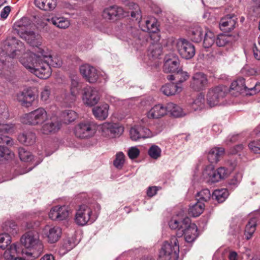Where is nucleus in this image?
<instances>
[{
  "mask_svg": "<svg viewBox=\"0 0 260 260\" xmlns=\"http://www.w3.org/2000/svg\"><path fill=\"white\" fill-rule=\"evenodd\" d=\"M253 52L255 58L260 60V50L255 44L254 45L253 47Z\"/></svg>",
  "mask_w": 260,
  "mask_h": 260,
  "instance_id": "774afa93",
  "label": "nucleus"
},
{
  "mask_svg": "<svg viewBox=\"0 0 260 260\" xmlns=\"http://www.w3.org/2000/svg\"><path fill=\"white\" fill-rule=\"evenodd\" d=\"M219 175L218 178H220L221 180L226 177L228 175V171L224 167L219 168L216 170Z\"/></svg>",
  "mask_w": 260,
  "mask_h": 260,
  "instance_id": "0e129e2a",
  "label": "nucleus"
},
{
  "mask_svg": "<svg viewBox=\"0 0 260 260\" xmlns=\"http://www.w3.org/2000/svg\"><path fill=\"white\" fill-rule=\"evenodd\" d=\"M162 53V48L158 44H152L148 49V55L150 59H155L158 58Z\"/></svg>",
  "mask_w": 260,
  "mask_h": 260,
  "instance_id": "e433bc0d",
  "label": "nucleus"
},
{
  "mask_svg": "<svg viewBox=\"0 0 260 260\" xmlns=\"http://www.w3.org/2000/svg\"><path fill=\"white\" fill-rule=\"evenodd\" d=\"M134 9L136 10V11H132L131 12V16L133 18H136V19H139V18H141V15L140 13V9L138 5L134 4L133 5Z\"/></svg>",
  "mask_w": 260,
  "mask_h": 260,
  "instance_id": "e2e57ef3",
  "label": "nucleus"
},
{
  "mask_svg": "<svg viewBox=\"0 0 260 260\" xmlns=\"http://www.w3.org/2000/svg\"><path fill=\"white\" fill-rule=\"evenodd\" d=\"M167 111L174 117H178L183 115L182 109L177 105L170 103L167 104Z\"/></svg>",
  "mask_w": 260,
  "mask_h": 260,
  "instance_id": "58836bf2",
  "label": "nucleus"
},
{
  "mask_svg": "<svg viewBox=\"0 0 260 260\" xmlns=\"http://www.w3.org/2000/svg\"><path fill=\"white\" fill-rule=\"evenodd\" d=\"M69 214L68 207L57 206L51 208L49 213V216L52 220L60 221L66 219Z\"/></svg>",
  "mask_w": 260,
  "mask_h": 260,
  "instance_id": "a211bd4d",
  "label": "nucleus"
},
{
  "mask_svg": "<svg viewBox=\"0 0 260 260\" xmlns=\"http://www.w3.org/2000/svg\"><path fill=\"white\" fill-rule=\"evenodd\" d=\"M208 80L206 75L201 72L196 73L192 77L191 87L194 90H204L208 86Z\"/></svg>",
  "mask_w": 260,
  "mask_h": 260,
  "instance_id": "dca6fc26",
  "label": "nucleus"
},
{
  "mask_svg": "<svg viewBox=\"0 0 260 260\" xmlns=\"http://www.w3.org/2000/svg\"><path fill=\"white\" fill-rule=\"evenodd\" d=\"M36 139L35 134L31 131L24 132L18 137V141L25 145H33L36 142Z\"/></svg>",
  "mask_w": 260,
  "mask_h": 260,
  "instance_id": "cd10ccee",
  "label": "nucleus"
},
{
  "mask_svg": "<svg viewBox=\"0 0 260 260\" xmlns=\"http://www.w3.org/2000/svg\"><path fill=\"white\" fill-rule=\"evenodd\" d=\"M92 213L91 209L88 206L81 205L76 211L75 218V222L81 226L86 225L90 221L92 222L93 220L91 219Z\"/></svg>",
  "mask_w": 260,
  "mask_h": 260,
  "instance_id": "1a4fd4ad",
  "label": "nucleus"
},
{
  "mask_svg": "<svg viewBox=\"0 0 260 260\" xmlns=\"http://www.w3.org/2000/svg\"><path fill=\"white\" fill-rule=\"evenodd\" d=\"M36 7L44 11H51L56 6V0H35Z\"/></svg>",
  "mask_w": 260,
  "mask_h": 260,
  "instance_id": "473e14b6",
  "label": "nucleus"
},
{
  "mask_svg": "<svg viewBox=\"0 0 260 260\" xmlns=\"http://www.w3.org/2000/svg\"><path fill=\"white\" fill-rule=\"evenodd\" d=\"M46 21L56 26L58 28L65 29L70 25L69 21L66 18L62 17L55 16L51 19L47 18Z\"/></svg>",
  "mask_w": 260,
  "mask_h": 260,
  "instance_id": "72a5a7b5",
  "label": "nucleus"
},
{
  "mask_svg": "<svg viewBox=\"0 0 260 260\" xmlns=\"http://www.w3.org/2000/svg\"><path fill=\"white\" fill-rule=\"evenodd\" d=\"M205 98L204 96L201 94H199L194 100L192 104V108L194 110H198L202 109L204 107Z\"/></svg>",
  "mask_w": 260,
  "mask_h": 260,
  "instance_id": "c03bdc74",
  "label": "nucleus"
},
{
  "mask_svg": "<svg viewBox=\"0 0 260 260\" xmlns=\"http://www.w3.org/2000/svg\"><path fill=\"white\" fill-rule=\"evenodd\" d=\"M21 245L14 243L4 253V257L7 260H13L19 253H21Z\"/></svg>",
  "mask_w": 260,
  "mask_h": 260,
  "instance_id": "bb28decb",
  "label": "nucleus"
},
{
  "mask_svg": "<svg viewBox=\"0 0 260 260\" xmlns=\"http://www.w3.org/2000/svg\"><path fill=\"white\" fill-rule=\"evenodd\" d=\"M204 209V203L198 201L196 204L190 206L188 213L193 217H197L203 213Z\"/></svg>",
  "mask_w": 260,
  "mask_h": 260,
  "instance_id": "c9c22d12",
  "label": "nucleus"
},
{
  "mask_svg": "<svg viewBox=\"0 0 260 260\" xmlns=\"http://www.w3.org/2000/svg\"><path fill=\"white\" fill-rule=\"evenodd\" d=\"M189 35L193 42L199 43L202 40L204 30L200 26H195L190 30Z\"/></svg>",
  "mask_w": 260,
  "mask_h": 260,
  "instance_id": "f704fd0d",
  "label": "nucleus"
},
{
  "mask_svg": "<svg viewBox=\"0 0 260 260\" xmlns=\"http://www.w3.org/2000/svg\"><path fill=\"white\" fill-rule=\"evenodd\" d=\"M109 106L108 104H103L93 108L92 112L94 116L100 120H105L108 115Z\"/></svg>",
  "mask_w": 260,
  "mask_h": 260,
  "instance_id": "7c9ffc66",
  "label": "nucleus"
},
{
  "mask_svg": "<svg viewBox=\"0 0 260 260\" xmlns=\"http://www.w3.org/2000/svg\"><path fill=\"white\" fill-rule=\"evenodd\" d=\"M8 46L11 47L9 50L11 52L9 55L11 58H15L18 52L22 53L25 51L24 44L15 38H12L9 41Z\"/></svg>",
  "mask_w": 260,
  "mask_h": 260,
  "instance_id": "b1692460",
  "label": "nucleus"
},
{
  "mask_svg": "<svg viewBox=\"0 0 260 260\" xmlns=\"http://www.w3.org/2000/svg\"><path fill=\"white\" fill-rule=\"evenodd\" d=\"M61 123L56 117H53L51 119L50 121H48L44 124L42 128L41 132L43 134L48 135L57 132L60 128Z\"/></svg>",
  "mask_w": 260,
  "mask_h": 260,
  "instance_id": "412c9836",
  "label": "nucleus"
},
{
  "mask_svg": "<svg viewBox=\"0 0 260 260\" xmlns=\"http://www.w3.org/2000/svg\"><path fill=\"white\" fill-rule=\"evenodd\" d=\"M11 237L8 234H0V248L5 249L11 243Z\"/></svg>",
  "mask_w": 260,
  "mask_h": 260,
  "instance_id": "3c124183",
  "label": "nucleus"
},
{
  "mask_svg": "<svg viewBox=\"0 0 260 260\" xmlns=\"http://www.w3.org/2000/svg\"><path fill=\"white\" fill-rule=\"evenodd\" d=\"M158 190L156 186L149 187L147 191V194L149 197H152L156 194Z\"/></svg>",
  "mask_w": 260,
  "mask_h": 260,
  "instance_id": "338daca9",
  "label": "nucleus"
},
{
  "mask_svg": "<svg viewBox=\"0 0 260 260\" xmlns=\"http://www.w3.org/2000/svg\"><path fill=\"white\" fill-rule=\"evenodd\" d=\"M127 154L131 159H134L138 157L140 154V150L136 147H132L129 149Z\"/></svg>",
  "mask_w": 260,
  "mask_h": 260,
  "instance_id": "13d9d810",
  "label": "nucleus"
},
{
  "mask_svg": "<svg viewBox=\"0 0 260 260\" xmlns=\"http://www.w3.org/2000/svg\"><path fill=\"white\" fill-rule=\"evenodd\" d=\"M139 23L143 31L155 33L158 30L157 20L154 17L149 18L144 21L141 20Z\"/></svg>",
  "mask_w": 260,
  "mask_h": 260,
  "instance_id": "5701e85b",
  "label": "nucleus"
},
{
  "mask_svg": "<svg viewBox=\"0 0 260 260\" xmlns=\"http://www.w3.org/2000/svg\"><path fill=\"white\" fill-rule=\"evenodd\" d=\"M18 153L20 159L23 161H29L32 159V155L30 152L23 148H19Z\"/></svg>",
  "mask_w": 260,
  "mask_h": 260,
  "instance_id": "a18cd8bd",
  "label": "nucleus"
},
{
  "mask_svg": "<svg viewBox=\"0 0 260 260\" xmlns=\"http://www.w3.org/2000/svg\"><path fill=\"white\" fill-rule=\"evenodd\" d=\"M237 20L238 18L235 15L228 14L220 19L219 28L223 31L230 32L235 28Z\"/></svg>",
  "mask_w": 260,
  "mask_h": 260,
  "instance_id": "f3484780",
  "label": "nucleus"
},
{
  "mask_svg": "<svg viewBox=\"0 0 260 260\" xmlns=\"http://www.w3.org/2000/svg\"><path fill=\"white\" fill-rule=\"evenodd\" d=\"M43 235L47 238L48 243L53 244L58 241L60 239L62 230L59 226H51L46 225L43 230Z\"/></svg>",
  "mask_w": 260,
  "mask_h": 260,
  "instance_id": "2eb2a0df",
  "label": "nucleus"
},
{
  "mask_svg": "<svg viewBox=\"0 0 260 260\" xmlns=\"http://www.w3.org/2000/svg\"><path fill=\"white\" fill-rule=\"evenodd\" d=\"M101 130L104 136L114 138L122 134L124 129L116 123H105L102 125Z\"/></svg>",
  "mask_w": 260,
  "mask_h": 260,
  "instance_id": "ddd939ff",
  "label": "nucleus"
},
{
  "mask_svg": "<svg viewBox=\"0 0 260 260\" xmlns=\"http://www.w3.org/2000/svg\"><path fill=\"white\" fill-rule=\"evenodd\" d=\"M236 82L238 83V87L240 89V92L245 91V87H247L245 79L243 78H239L236 80Z\"/></svg>",
  "mask_w": 260,
  "mask_h": 260,
  "instance_id": "680f3d73",
  "label": "nucleus"
},
{
  "mask_svg": "<svg viewBox=\"0 0 260 260\" xmlns=\"http://www.w3.org/2000/svg\"><path fill=\"white\" fill-rule=\"evenodd\" d=\"M179 68V60L177 57L167 55L165 57V62L163 70L165 73H176Z\"/></svg>",
  "mask_w": 260,
  "mask_h": 260,
  "instance_id": "aec40b11",
  "label": "nucleus"
},
{
  "mask_svg": "<svg viewBox=\"0 0 260 260\" xmlns=\"http://www.w3.org/2000/svg\"><path fill=\"white\" fill-rule=\"evenodd\" d=\"M75 133L77 137L87 138L91 137L95 133L94 126L89 122H80L75 127Z\"/></svg>",
  "mask_w": 260,
  "mask_h": 260,
  "instance_id": "9d476101",
  "label": "nucleus"
},
{
  "mask_svg": "<svg viewBox=\"0 0 260 260\" xmlns=\"http://www.w3.org/2000/svg\"><path fill=\"white\" fill-rule=\"evenodd\" d=\"M99 100V91L95 88L87 86L84 88L83 101L85 105L93 106L98 103Z\"/></svg>",
  "mask_w": 260,
  "mask_h": 260,
  "instance_id": "9b49d317",
  "label": "nucleus"
},
{
  "mask_svg": "<svg viewBox=\"0 0 260 260\" xmlns=\"http://www.w3.org/2000/svg\"><path fill=\"white\" fill-rule=\"evenodd\" d=\"M47 113L43 108H39L24 115L21 121L26 124L38 125L43 123L47 119Z\"/></svg>",
  "mask_w": 260,
  "mask_h": 260,
  "instance_id": "423d86ee",
  "label": "nucleus"
},
{
  "mask_svg": "<svg viewBox=\"0 0 260 260\" xmlns=\"http://www.w3.org/2000/svg\"><path fill=\"white\" fill-rule=\"evenodd\" d=\"M35 94L31 91H23L18 93L17 100L21 104L26 107L30 106L35 100Z\"/></svg>",
  "mask_w": 260,
  "mask_h": 260,
  "instance_id": "a878e982",
  "label": "nucleus"
},
{
  "mask_svg": "<svg viewBox=\"0 0 260 260\" xmlns=\"http://www.w3.org/2000/svg\"><path fill=\"white\" fill-rule=\"evenodd\" d=\"M125 156L124 154L119 152L116 155V158L113 161L114 166L118 169H121L123 165L124 162Z\"/></svg>",
  "mask_w": 260,
  "mask_h": 260,
  "instance_id": "8fccbe9b",
  "label": "nucleus"
},
{
  "mask_svg": "<svg viewBox=\"0 0 260 260\" xmlns=\"http://www.w3.org/2000/svg\"><path fill=\"white\" fill-rule=\"evenodd\" d=\"M37 53L27 54L20 59L21 63L27 69L41 79H47L51 74V67L58 68L62 65V61L57 57L45 52L41 48Z\"/></svg>",
  "mask_w": 260,
  "mask_h": 260,
  "instance_id": "f257e3e1",
  "label": "nucleus"
},
{
  "mask_svg": "<svg viewBox=\"0 0 260 260\" xmlns=\"http://www.w3.org/2000/svg\"><path fill=\"white\" fill-rule=\"evenodd\" d=\"M167 113V106L157 104L147 112V116L148 118L152 119H158L165 116Z\"/></svg>",
  "mask_w": 260,
  "mask_h": 260,
  "instance_id": "4be33fe9",
  "label": "nucleus"
},
{
  "mask_svg": "<svg viewBox=\"0 0 260 260\" xmlns=\"http://www.w3.org/2000/svg\"><path fill=\"white\" fill-rule=\"evenodd\" d=\"M50 94V91L47 88L45 87L41 92V99L44 102H47L49 98Z\"/></svg>",
  "mask_w": 260,
  "mask_h": 260,
  "instance_id": "052dcab7",
  "label": "nucleus"
},
{
  "mask_svg": "<svg viewBox=\"0 0 260 260\" xmlns=\"http://www.w3.org/2000/svg\"><path fill=\"white\" fill-rule=\"evenodd\" d=\"M197 200L201 202H207L211 198V193L208 189H203L197 194Z\"/></svg>",
  "mask_w": 260,
  "mask_h": 260,
  "instance_id": "37998d69",
  "label": "nucleus"
},
{
  "mask_svg": "<svg viewBox=\"0 0 260 260\" xmlns=\"http://www.w3.org/2000/svg\"><path fill=\"white\" fill-rule=\"evenodd\" d=\"M228 90L226 87L222 85L210 88L207 94L208 105L211 107L219 105L225 97Z\"/></svg>",
  "mask_w": 260,
  "mask_h": 260,
  "instance_id": "0eeeda50",
  "label": "nucleus"
},
{
  "mask_svg": "<svg viewBox=\"0 0 260 260\" xmlns=\"http://www.w3.org/2000/svg\"><path fill=\"white\" fill-rule=\"evenodd\" d=\"M188 73L186 72H183L181 69L176 73V78L178 80L179 83L186 81L188 78Z\"/></svg>",
  "mask_w": 260,
  "mask_h": 260,
  "instance_id": "4d7b16f0",
  "label": "nucleus"
},
{
  "mask_svg": "<svg viewBox=\"0 0 260 260\" xmlns=\"http://www.w3.org/2000/svg\"><path fill=\"white\" fill-rule=\"evenodd\" d=\"M14 131V125L13 124L0 123V143H6L9 146L13 145L12 139L5 136V134H10Z\"/></svg>",
  "mask_w": 260,
  "mask_h": 260,
  "instance_id": "6ab92c4d",
  "label": "nucleus"
},
{
  "mask_svg": "<svg viewBox=\"0 0 260 260\" xmlns=\"http://www.w3.org/2000/svg\"><path fill=\"white\" fill-rule=\"evenodd\" d=\"M130 138L133 141H138L140 139H145L152 136L150 130L141 125H135L129 131Z\"/></svg>",
  "mask_w": 260,
  "mask_h": 260,
  "instance_id": "4468645a",
  "label": "nucleus"
},
{
  "mask_svg": "<svg viewBox=\"0 0 260 260\" xmlns=\"http://www.w3.org/2000/svg\"><path fill=\"white\" fill-rule=\"evenodd\" d=\"M81 88V85L78 78H73L71 80V92L74 99L79 93Z\"/></svg>",
  "mask_w": 260,
  "mask_h": 260,
  "instance_id": "79ce46f5",
  "label": "nucleus"
},
{
  "mask_svg": "<svg viewBox=\"0 0 260 260\" xmlns=\"http://www.w3.org/2000/svg\"><path fill=\"white\" fill-rule=\"evenodd\" d=\"M248 147L254 153H260V140H255L249 143Z\"/></svg>",
  "mask_w": 260,
  "mask_h": 260,
  "instance_id": "6e6d98bb",
  "label": "nucleus"
},
{
  "mask_svg": "<svg viewBox=\"0 0 260 260\" xmlns=\"http://www.w3.org/2000/svg\"><path fill=\"white\" fill-rule=\"evenodd\" d=\"M229 196V192L226 189L222 188L216 189L212 193V198L218 203L224 202Z\"/></svg>",
  "mask_w": 260,
  "mask_h": 260,
  "instance_id": "4c0bfd02",
  "label": "nucleus"
},
{
  "mask_svg": "<svg viewBox=\"0 0 260 260\" xmlns=\"http://www.w3.org/2000/svg\"><path fill=\"white\" fill-rule=\"evenodd\" d=\"M179 252L178 241L175 236L165 241L159 253L160 260H178Z\"/></svg>",
  "mask_w": 260,
  "mask_h": 260,
  "instance_id": "39448f33",
  "label": "nucleus"
},
{
  "mask_svg": "<svg viewBox=\"0 0 260 260\" xmlns=\"http://www.w3.org/2000/svg\"><path fill=\"white\" fill-rule=\"evenodd\" d=\"M231 40V37L225 35H219L216 40V44L219 47H223L228 44Z\"/></svg>",
  "mask_w": 260,
  "mask_h": 260,
  "instance_id": "09e8293b",
  "label": "nucleus"
},
{
  "mask_svg": "<svg viewBox=\"0 0 260 260\" xmlns=\"http://www.w3.org/2000/svg\"><path fill=\"white\" fill-rule=\"evenodd\" d=\"M182 90V88L178 84L174 83H168L162 86L161 88V92L167 96H171L179 93Z\"/></svg>",
  "mask_w": 260,
  "mask_h": 260,
  "instance_id": "c85d7f7f",
  "label": "nucleus"
},
{
  "mask_svg": "<svg viewBox=\"0 0 260 260\" xmlns=\"http://www.w3.org/2000/svg\"><path fill=\"white\" fill-rule=\"evenodd\" d=\"M208 169H206L204 172L205 174H207L209 176V181L212 183H215L219 181L221 179L218 178L219 175L216 171L214 170H211L208 173Z\"/></svg>",
  "mask_w": 260,
  "mask_h": 260,
  "instance_id": "864d4df0",
  "label": "nucleus"
},
{
  "mask_svg": "<svg viewBox=\"0 0 260 260\" xmlns=\"http://www.w3.org/2000/svg\"><path fill=\"white\" fill-rule=\"evenodd\" d=\"M75 246V244L73 242V240L68 238L64 240L63 247L67 250L70 251Z\"/></svg>",
  "mask_w": 260,
  "mask_h": 260,
  "instance_id": "bf43d9fd",
  "label": "nucleus"
},
{
  "mask_svg": "<svg viewBox=\"0 0 260 260\" xmlns=\"http://www.w3.org/2000/svg\"><path fill=\"white\" fill-rule=\"evenodd\" d=\"M123 15V10L122 8L114 6L105 9L102 14L104 18L107 20L114 19L116 16Z\"/></svg>",
  "mask_w": 260,
  "mask_h": 260,
  "instance_id": "393cba45",
  "label": "nucleus"
},
{
  "mask_svg": "<svg viewBox=\"0 0 260 260\" xmlns=\"http://www.w3.org/2000/svg\"><path fill=\"white\" fill-rule=\"evenodd\" d=\"M21 244L25 249L21 248V253L28 260L39 257L43 252L44 246L39 239V236L33 232H28L21 238Z\"/></svg>",
  "mask_w": 260,
  "mask_h": 260,
  "instance_id": "7ed1b4c3",
  "label": "nucleus"
},
{
  "mask_svg": "<svg viewBox=\"0 0 260 260\" xmlns=\"http://www.w3.org/2000/svg\"><path fill=\"white\" fill-rule=\"evenodd\" d=\"M178 52L180 56L186 59L192 58L195 55L194 45L184 39H179L177 43Z\"/></svg>",
  "mask_w": 260,
  "mask_h": 260,
  "instance_id": "6e6552de",
  "label": "nucleus"
},
{
  "mask_svg": "<svg viewBox=\"0 0 260 260\" xmlns=\"http://www.w3.org/2000/svg\"><path fill=\"white\" fill-rule=\"evenodd\" d=\"M215 42V36L211 31H207L204 34L203 46L205 48H208L212 46Z\"/></svg>",
  "mask_w": 260,
  "mask_h": 260,
  "instance_id": "ea45409f",
  "label": "nucleus"
},
{
  "mask_svg": "<svg viewBox=\"0 0 260 260\" xmlns=\"http://www.w3.org/2000/svg\"><path fill=\"white\" fill-rule=\"evenodd\" d=\"M11 11V7L10 6H6L4 8L1 13V17L3 19H6L8 16Z\"/></svg>",
  "mask_w": 260,
  "mask_h": 260,
  "instance_id": "69168bd1",
  "label": "nucleus"
},
{
  "mask_svg": "<svg viewBox=\"0 0 260 260\" xmlns=\"http://www.w3.org/2000/svg\"><path fill=\"white\" fill-rule=\"evenodd\" d=\"M169 225L171 229L176 231L177 237H181L184 235L186 242H193L199 236L197 226L194 223H191L190 219L188 217L182 220L173 217L169 222Z\"/></svg>",
  "mask_w": 260,
  "mask_h": 260,
  "instance_id": "f03ea898",
  "label": "nucleus"
},
{
  "mask_svg": "<svg viewBox=\"0 0 260 260\" xmlns=\"http://www.w3.org/2000/svg\"><path fill=\"white\" fill-rule=\"evenodd\" d=\"M251 85H247V87H245V91L246 92V94L251 95L256 94L260 91V84L257 83L255 81H250Z\"/></svg>",
  "mask_w": 260,
  "mask_h": 260,
  "instance_id": "a19ab883",
  "label": "nucleus"
},
{
  "mask_svg": "<svg viewBox=\"0 0 260 260\" xmlns=\"http://www.w3.org/2000/svg\"><path fill=\"white\" fill-rule=\"evenodd\" d=\"M80 72L85 79L90 83H95L99 79V74L96 69L88 64L81 65Z\"/></svg>",
  "mask_w": 260,
  "mask_h": 260,
  "instance_id": "f8f14e48",
  "label": "nucleus"
},
{
  "mask_svg": "<svg viewBox=\"0 0 260 260\" xmlns=\"http://www.w3.org/2000/svg\"><path fill=\"white\" fill-rule=\"evenodd\" d=\"M34 27L31 20L27 17H23L16 21L13 28L20 37L28 44L34 47H38L41 44V37L32 30Z\"/></svg>",
  "mask_w": 260,
  "mask_h": 260,
  "instance_id": "20e7f679",
  "label": "nucleus"
},
{
  "mask_svg": "<svg viewBox=\"0 0 260 260\" xmlns=\"http://www.w3.org/2000/svg\"><path fill=\"white\" fill-rule=\"evenodd\" d=\"M63 116L66 123H70L74 121L77 117V113L70 110H66L63 113Z\"/></svg>",
  "mask_w": 260,
  "mask_h": 260,
  "instance_id": "de8ad7c7",
  "label": "nucleus"
},
{
  "mask_svg": "<svg viewBox=\"0 0 260 260\" xmlns=\"http://www.w3.org/2000/svg\"><path fill=\"white\" fill-rule=\"evenodd\" d=\"M161 153V149L155 145L151 146L148 150L149 156L155 159L158 158L160 156Z\"/></svg>",
  "mask_w": 260,
  "mask_h": 260,
  "instance_id": "49530a36",
  "label": "nucleus"
},
{
  "mask_svg": "<svg viewBox=\"0 0 260 260\" xmlns=\"http://www.w3.org/2000/svg\"><path fill=\"white\" fill-rule=\"evenodd\" d=\"M224 153V149L223 148H213L209 151L208 154V159L211 164L217 163Z\"/></svg>",
  "mask_w": 260,
  "mask_h": 260,
  "instance_id": "c756f323",
  "label": "nucleus"
},
{
  "mask_svg": "<svg viewBox=\"0 0 260 260\" xmlns=\"http://www.w3.org/2000/svg\"><path fill=\"white\" fill-rule=\"evenodd\" d=\"M257 226L256 217L251 218L246 224L244 231L245 238L248 240L250 239L254 233Z\"/></svg>",
  "mask_w": 260,
  "mask_h": 260,
  "instance_id": "2f4dec72",
  "label": "nucleus"
},
{
  "mask_svg": "<svg viewBox=\"0 0 260 260\" xmlns=\"http://www.w3.org/2000/svg\"><path fill=\"white\" fill-rule=\"evenodd\" d=\"M13 156V153L9 149L6 147L0 146V158L8 159L12 158Z\"/></svg>",
  "mask_w": 260,
  "mask_h": 260,
  "instance_id": "603ef678",
  "label": "nucleus"
},
{
  "mask_svg": "<svg viewBox=\"0 0 260 260\" xmlns=\"http://www.w3.org/2000/svg\"><path fill=\"white\" fill-rule=\"evenodd\" d=\"M135 45L137 48H139V47L144 45L146 42V40L143 37V35L140 34L139 31H137L136 35L134 37Z\"/></svg>",
  "mask_w": 260,
  "mask_h": 260,
  "instance_id": "5fc2aeb1",
  "label": "nucleus"
}]
</instances>
